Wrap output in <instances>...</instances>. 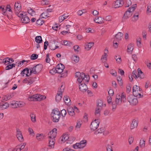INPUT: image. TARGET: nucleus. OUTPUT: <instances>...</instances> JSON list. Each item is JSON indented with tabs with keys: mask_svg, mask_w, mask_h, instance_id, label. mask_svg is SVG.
I'll use <instances>...</instances> for the list:
<instances>
[{
	"mask_svg": "<svg viewBox=\"0 0 151 151\" xmlns=\"http://www.w3.org/2000/svg\"><path fill=\"white\" fill-rule=\"evenodd\" d=\"M141 38L140 37H137V43L138 47H140L141 44Z\"/></svg>",
	"mask_w": 151,
	"mask_h": 151,
	"instance_id": "47",
	"label": "nucleus"
},
{
	"mask_svg": "<svg viewBox=\"0 0 151 151\" xmlns=\"http://www.w3.org/2000/svg\"><path fill=\"white\" fill-rule=\"evenodd\" d=\"M69 139V137L68 136H65V135L63 136V139H61V141L64 142L65 141Z\"/></svg>",
	"mask_w": 151,
	"mask_h": 151,
	"instance_id": "60",
	"label": "nucleus"
},
{
	"mask_svg": "<svg viewBox=\"0 0 151 151\" xmlns=\"http://www.w3.org/2000/svg\"><path fill=\"white\" fill-rule=\"evenodd\" d=\"M6 11L11 12V13L9 14V15L7 14L6 16L9 19H11L12 18V12L10 5L9 4L7 5L6 7ZM5 15H6V14H5Z\"/></svg>",
	"mask_w": 151,
	"mask_h": 151,
	"instance_id": "16",
	"label": "nucleus"
},
{
	"mask_svg": "<svg viewBox=\"0 0 151 151\" xmlns=\"http://www.w3.org/2000/svg\"><path fill=\"white\" fill-rule=\"evenodd\" d=\"M49 3V2L48 0H42L41 1V4L43 5H47Z\"/></svg>",
	"mask_w": 151,
	"mask_h": 151,
	"instance_id": "51",
	"label": "nucleus"
},
{
	"mask_svg": "<svg viewBox=\"0 0 151 151\" xmlns=\"http://www.w3.org/2000/svg\"><path fill=\"white\" fill-rule=\"evenodd\" d=\"M57 70L56 68H53L50 71V73L52 75H54L55 73H57Z\"/></svg>",
	"mask_w": 151,
	"mask_h": 151,
	"instance_id": "45",
	"label": "nucleus"
},
{
	"mask_svg": "<svg viewBox=\"0 0 151 151\" xmlns=\"http://www.w3.org/2000/svg\"><path fill=\"white\" fill-rule=\"evenodd\" d=\"M133 46V44H129L127 46V52H131L132 53L134 49Z\"/></svg>",
	"mask_w": 151,
	"mask_h": 151,
	"instance_id": "28",
	"label": "nucleus"
},
{
	"mask_svg": "<svg viewBox=\"0 0 151 151\" xmlns=\"http://www.w3.org/2000/svg\"><path fill=\"white\" fill-rule=\"evenodd\" d=\"M147 12L150 13L151 12V4H149L147 6Z\"/></svg>",
	"mask_w": 151,
	"mask_h": 151,
	"instance_id": "64",
	"label": "nucleus"
},
{
	"mask_svg": "<svg viewBox=\"0 0 151 151\" xmlns=\"http://www.w3.org/2000/svg\"><path fill=\"white\" fill-rule=\"evenodd\" d=\"M63 100L64 101L65 103L66 104H68L70 101V98L69 97L67 96H64L63 97Z\"/></svg>",
	"mask_w": 151,
	"mask_h": 151,
	"instance_id": "34",
	"label": "nucleus"
},
{
	"mask_svg": "<svg viewBox=\"0 0 151 151\" xmlns=\"http://www.w3.org/2000/svg\"><path fill=\"white\" fill-rule=\"evenodd\" d=\"M132 4V2L130 0H126L125 2V7H128Z\"/></svg>",
	"mask_w": 151,
	"mask_h": 151,
	"instance_id": "43",
	"label": "nucleus"
},
{
	"mask_svg": "<svg viewBox=\"0 0 151 151\" xmlns=\"http://www.w3.org/2000/svg\"><path fill=\"white\" fill-rule=\"evenodd\" d=\"M37 139L39 141H42L44 138V136L42 134H36Z\"/></svg>",
	"mask_w": 151,
	"mask_h": 151,
	"instance_id": "25",
	"label": "nucleus"
},
{
	"mask_svg": "<svg viewBox=\"0 0 151 151\" xmlns=\"http://www.w3.org/2000/svg\"><path fill=\"white\" fill-rule=\"evenodd\" d=\"M87 141L85 140H83L79 143H76L73 145V147L75 149L83 148L85 147L87 144Z\"/></svg>",
	"mask_w": 151,
	"mask_h": 151,
	"instance_id": "5",
	"label": "nucleus"
},
{
	"mask_svg": "<svg viewBox=\"0 0 151 151\" xmlns=\"http://www.w3.org/2000/svg\"><path fill=\"white\" fill-rule=\"evenodd\" d=\"M110 72L114 76H116V72L114 70H110Z\"/></svg>",
	"mask_w": 151,
	"mask_h": 151,
	"instance_id": "59",
	"label": "nucleus"
},
{
	"mask_svg": "<svg viewBox=\"0 0 151 151\" xmlns=\"http://www.w3.org/2000/svg\"><path fill=\"white\" fill-rule=\"evenodd\" d=\"M28 13L31 16H33L35 14V12L31 8H29L27 11Z\"/></svg>",
	"mask_w": 151,
	"mask_h": 151,
	"instance_id": "41",
	"label": "nucleus"
},
{
	"mask_svg": "<svg viewBox=\"0 0 151 151\" xmlns=\"http://www.w3.org/2000/svg\"><path fill=\"white\" fill-rule=\"evenodd\" d=\"M30 69H29L27 68H26L24 69L21 72V74L24 76V74H25L26 77H29L30 76L32 73H30H30H29V70Z\"/></svg>",
	"mask_w": 151,
	"mask_h": 151,
	"instance_id": "15",
	"label": "nucleus"
},
{
	"mask_svg": "<svg viewBox=\"0 0 151 151\" xmlns=\"http://www.w3.org/2000/svg\"><path fill=\"white\" fill-rule=\"evenodd\" d=\"M104 131V129L103 128H100L97 130L95 132V134H97L99 133H101L103 132Z\"/></svg>",
	"mask_w": 151,
	"mask_h": 151,
	"instance_id": "49",
	"label": "nucleus"
},
{
	"mask_svg": "<svg viewBox=\"0 0 151 151\" xmlns=\"http://www.w3.org/2000/svg\"><path fill=\"white\" fill-rule=\"evenodd\" d=\"M67 110L68 114L70 116H73L75 114L74 109L71 107H69L67 108Z\"/></svg>",
	"mask_w": 151,
	"mask_h": 151,
	"instance_id": "17",
	"label": "nucleus"
},
{
	"mask_svg": "<svg viewBox=\"0 0 151 151\" xmlns=\"http://www.w3.org/2000/svg\"><path fill=\"white\" fill-rule=\"evenodd\" d=\"M49 147H50V148H53L54 147V141L55 140L54 139H52V138H49Z\"/></svg>",
	"mask_w": 151,
	"mask_h": 151,
	"instance_id": "24",
	"label": "nucleus"
},
{
	"mask_svg": "<svg viewBox=\"0 0 151 151\" xmlns=\"http://www.w3.org/2000/svg\"><path fill=\"white\" fill-rule=\"evenodd\" d=\"M72 60L75 63H77L79 60V58L77 56H75L72 57Z\"/></svg>",
	"mask_w": 151,
	"mask_h": 151,
	"instance_id": "42",
	"label": "nucleus"
},
{
	"mask_svg": "<svg viewBox=\"0 0 151 151\" xmlns=\"http://www.w3.org/2000/svg\"><path fill=\"white\" fill-rule=\"evenodd\" d=\"M116 42L117 41L115 40H114L113 42V46L115 48H117L118 45V43Z\"/></svg>",
	"mask_w": 151,
	"mask_h": 151,
	"instance_id": "62",
	"label": "nucleus"
},
{
	"mask_svg": "<svg viewBox=\"0 0 151 151\" xmlns=\"http://www.w3.org/2000/svg\"><path fill=\"white\" fill-rule=\"evenodd\" d=\"M44 22L43 20H41V19H39L37 20L36 24H37V25L41 26Z\"/></svg>",
	"mask_w": 151,
	"mask_h": 151,
	"instance_id": "38",
	"label": "nucleus"
},
{
	"mask_svg": "<svg viewBox=\"0 0 151 151\" xmlns=\"http://www.w3.org/2000/svg\"><path fill=\"white\" fill-rule=\"evenodd\" d=\"M145 144V141L144 140H140V145L141 147H144Z\"/></svg>",
	"mask_w": 151,
	"mask_h": 151,
	"instance_id": "52",
	"label": "nucleus"
},
{
	"mask_svg": "<svg viewBox=\"0 0 151 151\" xmlns=\"http://www.w3.org/2000/svg\"><path fill=\"white\" fill-rule=\"evenodd\" d=\"M124 4L123 1L117 0L114 2L113 4V6L114 8H117L122 6Z\"/></svg>",
	"mask_w": 151,
	"mask_h": 151,
	"instance_id": "11",
	"label": "nucleus"
},
{
	"mask_svg": "<svg viewBox=\"0 0 151 151\" xmlns=\"http://www.w3.org/2000/svg\"><path fill=\"white\" fill-rule=\"evenodd\" d=\"M137 4H134L133 5V6H132L129 7L124 13L123 18L125 19H127L128 18V17L127 15V13L128 12H129V13H131L132 12H133L135 10Z\"/></svg>",
	"mask_w": 151,
	"mask_h": 151,
	"instance_id": "8",
	"label": "nucleus"
},
{
	"mask_svg": "<svg viewBox=\"0 0 151 151\" xmlns=\"http://www.w3.org/2000/svg\"><path fill=\"white\" fill-rule=\"evenodd\" d=\"M16 64L14 63H12L9 64L7 65L5 68L6 70H9L12 69L13 67H15Z\"/></svg>",
	"mask_w": 151,
	"mask_h": 151,
	"instance_id": "35",
	"label": "nucleus"
},
{
	"mask_svg": "<svg viewBox=\"0 0 151 151\" xmlns=\"http://www.w3.org/2000/svg\"><path fill=\"white\" fill-rule=\"evenodd\" d=\"M16 136L18 140L20 142H22L24 140L21 132L19 129H17Z\"/></svg>",
	"mask_w": 151,
	"mask_h": 151,
	"instance_id": "13",
	"label": "nucleus"
},
{
	"mask_svg": "<svg viewBox=\"0 0 151 151\" xmlns=\"http://www.w3.org/2000/svg\"><path fill=\"white\" fill-rule=\"evenodd\" d=\"M149 61L148 60H147L145 61V64L148 68L150 69L151 68V63L150 62H149Z\"/></svg>",
	"mask_w": 151,
	"mask_h": 151,
	"instance_id": "61",
	"label": "nucleus"
},
{
	"mask_svg": "<svg viewBox=\"0 0 151 151\" xmlns=\"http://www.w3.org/2000/svg\"><path fill=\"white\" fill-rule=\"evenodd\" d=\"M28 80V84L30 85L32 84L35 81L34 78L32 77H30L29 78H27Z\"/></svg>",
	"mask_w": 151,
	"mask_h": 151,
	"instance_id": "36",
	"label": "nucleus"
},
{
	"mask_svg": "<svg viewBox=\"0 0 151 151\" xmlns=\"http://www.w3.org/2000/svg\"><path fill=\"white\" fill-rule=\"evenodd\" d=\"M132 76H133V77H134V78L135 79L137 78V76L138 75L137 71L134 70L132 72Z\"/></svg>",
	"mask_w": 151,
	"mask_h": 151,
	"instance_id": "56",
	"label": "nucleus"
},
{
	"mask_svg": "<svg viewBox=\"0 0 151 151\" xmlns=\"http://www.w3.org/2000/svg\"><path fill=\"white\" fill-rule=\"evenodd\" d=\"M12 98V96L10 94H7L5 96L3 97V99L5 101H7L9 100Z\"/></svg>",
	"mask_w": 151,
	"mask_h": 151,
	"instance_id": "39",
	"label": "nucleus"
},
{
	"mask_svg": "<svg viewBox=\"0 0 151 151\" xmlns=\"http://www.w3.org/2000/svg\"><path fill=\"white\" fill-rule=\"evenodd\" d=\"M48 14L46 12H44L41 14L40 17L42 18H46L48 17Z\"/></svg>",
	"mask_w": 151,
	"mask_h": 151,
	"instance_id": "37",
	"label": "nucleus"
},
{
	"mask_svg": "<svg viewBox=\"0 0 151 151\" xmlns=\"http://www.w3.org/2000/svg\"><path fill=\"white\" fill-rule=\"evenodd\" d=\"M75 76L78 78L77 81L79 83H81L83 80L88 83L90 79L89 75H86L83 73L77 72L75 73Z\"/></svg>",
	"mask_w": 151,
	"mask_h": 151,
	"instance_id": "1",
	"label": "nucleus"
},
{
	"mask_svg": "<svg viewBox=\"0 0 151 151\" xmlns=\"http://www.w3.org/2000/svg\"><path fill=\"white\" fill-rule=\"evenodd\" d=\"M127 101L132 105H135L138 102L137 98H134L132 96H129L127 97Z\"/></svg>",
	"mask_w": 151,
	"mask_h": 151,
	"instance_id": "7",
	"label": "nucleus"
},
{
	"mask_svg": "<svg viewBox=\"0 0 151 151\" xmlns=\"http://www.w3.org/2000/svg\"><path fill=\"white\" fill-rule=\"evenodd\" d=\"M52 117V120L54 122H58L60 116V113L58 110L53 109L51 114Z\"/></svg>",
	"mask_w": 151,
	"mask_h": 151,
	"instance_id": "3",
	"label": "nucleus"
},
{
	"mask_svg": "<svg viewBox=\"0 0 151 151\" xmlns=\"http://www.w3.org/2000/svg\"><path fill=\"white\" fill-rule=\"evenodd\" d=\"M35 42L38 43H40L42 41V37L40 36H36L35 38Z\"/></svg>",
	"mask_w": 151,
	"mask_h": 151,
	"instance_id": "31",
	"label": "nucleus"
},
{
	"mask_svg": "<svg viewBox=\"0 0 151 151\" xmlns=\"http://www.w3.org/2000/svg\"><path fill=\"white\" fill-rule=\"evenodd\" d=\"M66 113V110L64 109H63L61 111L60 114H61L62 116L63 117L65 116Z\"/></svg>",
	"mask_w": 151,
	"mask_h": 151,
	"instance_id": "55",
	"label": "nucleus"
},
{
	"mask_svg": "<svg viewBox=\"0 0 151 151\" xmlns=\"http://www.w3.org/2000/svg\"><path fill=\"white\" fill-rule=\"evenodd\" d=\"M65 86L63 85H62L60 87V88L59 90L58 91V93H60V94L63 93L65 88Z\"/></svg>",
	"mask_w": 151,
	"mask_h": 151,
	"instance_id": "44",
	"label": "nucleus"
},
{
	"mask_svg": "<svg viewBox=\"0 0 151 151\" xmlns=\"http://www.w3.org/2000/svg\"><path fill=\"white\" fill-rule=\"evenodd\" d=\"M57 134V129L54 128L48 133V138L54 139L56 136Z\"/></svg>",
	"mask_w": 151,
	"mask_h": 151,
	"instance_id": "9",
	"label": "nucleus"
},
{
	"mask_svg": "<svg viewBox=\"0 0 151 151\" xmlns=\"http://www.w3.org/2000/svg\"><path fill=\"white\" fill-rule=\"evenodd\" d=\"M139 12H135L132 17V20L134 21H136L139 18Z\"/></svg>",
	"mask_w": 151,
	"mask_h": 151,
	"instance_id": "29",
	"label": "nucleus"
},
{
	"mask_svg": "<svg viewBox=\"0 0 151 151\" xmlns=\"http://www.w3.org/2000/svg\"><path fill=\"white\" fill-rule=\"evenodd\" d=\"M150 83V82L149 81H147L145 84V92L146 93L147 92V89L148 88L149 85Z\"/></svg>",
	"mask_w": 151,
	"mask_h": 151,
	"instance_id": "58",
	"label": "nucleus"
},
{
	"mask_svg": "<svg viewBox=\"0 0 151 151\" xmlns=\"http://www.w3.org/2000/svg\"><path fill=\"white\" fill-rule=\"evenodd\" d=\"M62 94H60V93L58 92L55 97V100L57 102H59L61 99Z\"/></svg>",
	"mask_w": 151,
	"mask_h": 151,
	"instance_id": "27",
	"label": "nucleus"
},
{
	"mask_svg": "<svg viewBox=\"0 0 151 151\" xmlns=\"http://www.w3.org/2000/svg\"><path fill=\"white\" fill-rule=\"evenodd\" d=\"M117 80L120 86L122 85V78L121 76H119L117 78Z\"/></svg>",
	"mask_w": 151,
	"mask_h": 151,
	"instance_id": "50",
	"label": "nucleus"
},
{
	"mask_svg": "<svg viewBox=\"0 0 151 151\" xmlns=\"http://www.w3.org/2000/svg\"><path fill=\"white\" fill-rule=\"evenodd\" d=\"M79 87L80 90L83 92H86L88 89L87 85L84 82L82 81L81 83H79Z\"/></svg>",
	"mask_w": 151,
	"mask_h": 151,
	"instance_id": "10",
	"label": "nucleus"
},
{
	"mask_svg": "<svg viewBox=\"0 0 151 151\" xmlns=\"http://www.w3.org/2000/svg\"><path fill=\"white\" fill-rule=\"evenodd\" d=\"M94 43L90 42L88 43L87 45H86L85 46V48L87 50H89L91 48L93 45Z\"/></svg>",
	"mask_w": 151,
	"mask_h": 151,
	"instance_id": "33",
	"label": "nucleus"
},
{
	"mask_svg": "<svg viewBox=\"0 0 151 151\" xmlns=\"http://www.w3.org/2000/svg\"><path fill=\"white\" fill-rule=\"evenodd\" d=\"M138 122L136 120L134 119L132 121L130 129H132L135 127H137V126Z\"/></svg>",
	"mask_w": 151,
	"mask_h": 151,
	"instance_id": "19",
	"label": "nucleus"
},
{
	"mask_svg": "<svg viewBox=\"0 0 151 151\" xmlns=\"http://www.w3.org/2000/svg\"><path fill=\"white\" fill-rule=\"evenodd\" d=\"M28 131L29 133V134L31 135L32 136H34L35 135V133L33 129L30 128H28Z\"/></svg>",
	"mask_w": 151,
	"mask_h": 151,
	"instance_id": "53",
	"label": "nucleus"
},
{
	"mask_svg": "<svg viewBox=\"0 0 151 151\" xmlns=\"http://www.w3.org/2000/svg\"><path fill=\"white\" fill-rule=\"evenodd\" d=\"M116 98L115 100V103L118 105H120L122 103V100L120 99V95L116 96Z\"/></svg>",
	"mask_w": 151,
	"mask_h": 151,
	"instance_id": "30",
	"label": "nucleus"
},
{
	"mask_svg": "<svg viewBox=\"0 0 151 151\" xmlns=\"http://www.w3.org/2000/svg\"><path fill=\"white\" fill-rule=\"evenodd\" d=\"M138 75L137 78H139L140 79H143L145 77V75L141 69L139 68L137 69Z\"/></svg>",
	"mask_w": 151,
	"mask_h": 151,
	"instance_id": "20",
	"label": "nucleus"
},
{
	"mask_svg": "<svg viewBox=\"0 0 151 151\" xmlns=\"http://www.w3.org/2000/svg\"><path fill=\"white\" fill-rule=\"evenodd\" d=\"M102 109L96 107L95 109V115L96 117H99L100 115V111Z\"/></svg>",
	"mask_w": 151,
	"mask_h": 151,
	"instance_id": "23",
	"label": "nucleus"
},
{
	"mask_svg": "<svg viewBox=\"0 0 151 151\" xmlns=\"http://www.w3.org/2000/svg\"><path fill=\"white\" fill-rule=\"evenodd\" d=\"M38 57V55L35 54L32 55L30 57V59L32 60H35L37 59Z\"/></svg>",
	"mask_w": 151,
	"mask_h": 151,
	"instance_id": "46",
	"label": "nucleus"
},
{
	"mask_svg": "<svg viewBox=\"0 0 151 151\" xmlns=\"http://www.w3.org/2000/svg\"><path fill=\"white\" fill-rule=\"evenodd\" d=\"M112 18L111 16L109 15L106 17L105 20L106 21H111L112 20Z\"/></svg>",
	"mask_w": 151,
	"mask_h": 151,
	"instance_id": "63",
	"label": "nucleus"
},
{
	"mask_svg": "<svg viewBox=\"0 0 151 151\" xmlns=\"http://www.w3.org/2000/svg\"><path fill=\"white\" fill-rule=\"evenodd\" d=\"M9 107V104L7 102L5 103L4 104H0V109H5Z\"/></svg>",
	"mask_w": 151,
	"mask_h": 151,
	"instance_id": "26",
	"label": "nucleus"
},
{
	"mask_svg": "<svg viewBox=\"0 0 151 151\" xmlns=\"http://www.w3.org/2000/svg\"><path fill=\"white\" fill-rule=\"evenodd\" d=\"M16 15L20 18H21V21L22 23L27 24L30 22V19L26 15V13L24 12H16Z\"/></svg>",
	"mask_w": 151,
	"mask_h": 151,
	"instance_id": "2",
	"label": "nucleus"
},
{
	"mask_svg": "<svg viewBox=\"0 0 151 151\" xmlns=\"http://www.w3.org/2000/svg\"><path fill=\"white\" fill-rule=\"evenodd\" d=\"M43 68L41 64H39L30 68V73L37 74L40 72Z\"/></svg>",
	"mask_w": 151,
	"mask_h": 151,
	"instance_id": "4",
	"label": "nucleus"
},
{
	"mask_svg": "<svg viewBox=\"0 0 151 151\" xmlns=\"http://www.w3.org/2000/svg\"><path fill=\"white\" fill-rule=\"evenodd\" d=\"M35 99V101H40L42 100L43 99V96L39 94H35L33 95Z\"/></svg>",
	"mask_w": 151,
	"mask_h": 151,
	"instance_id": "22",
	"label": "nucleus"
},
{
	"mask_svg": "<svg viewBox=\"0 0 151 151\" xmlns=\"http://www.w3.org/2000/svg\"><path fill=\"white\" fill-rule=\"evenodd\" d=\"M65 68L64 66L61 63L58 64L56 67L57 73L60 74L62 73Z\"/></svg>",
	"mask_w": 151,
	"mask_h": 151,
	"instance_id": "12",
	"label": "nucleus"
},
{
	"mask_svg": "<svg viewBox=\"0 0 151 151\" xmlns=\"http://www.w3.org/2000/svg\"><path fill=\"white\" fill-rule=\"evenodd\" d=\"M103 105V102L102 100L99 99L97 101V107L102 109Z\"/></svg>",
	"mask_w": 151,
	"mask_h": 151,
	"instance_id": "32",
	"label": "nucleus"
},
{
	"mask_svg": "<svg viewBox=\"0 0 151 151\" xmlns=\"http://www.w3.org/2000/svg\"><path fill=\"white\" fill-rule=\"evenodd\" d=\"M26 60H23L22 61L17 62L16 63V65H17V66L19 67L20 66V65H23V63L24 62H26Z\"/></svg>",
	"mask_w": 151,
	"mask_h": 151,
	"instance_id": "40",
	"label": "nucleus"
},
{
	"mask_svg": "<svg viewBox=\"0 0 151 151\" xmlns=\"http://www.w3.org/2000/svg\"><path fill=\"white\" fill-rule=\"evenodd\" d=\"M82 124L81 121H80L79 120H78L77 122V124L76 125V128H79L81 125Z\"/></svg>",
	"mask_w": 151,
	"mask_h": 151,
	"instance_id": "48",
	"label": "nucleus"
},
{
	"mask_svg": "<svg viewBox=\"0 0 151 151\" xmlns=\"http://www.w3.org/2000/svg\"><path fill=\"white\" fill-rule=\"evenodd\" d=\"M123 34L121 32H119L117 34L115 35V37L116 41H119L121 40L123 38Z\"/></svg>",
	"mask_w": 151,
	"mask_h": 151,
	"instance_id": "18",
	"label": "nucleus"
},
{
	"mask_svg": "<svg viewBox=\"0 0 151 151\" xmlns=\"http://www.w3.org/2000/svg\"><path fill=\"white\" fill-rule=\"evenodd\" d=\"M104 19L101 17H97V18H95L94 20L95 22L97 23L101 24L104 22Z\"/></svg>",
	"mask_w": 151,
	"mask_h": 151,
	"instance_id": "21",
	"label": "nucleus"
},
{
	"mask_svg": "<svg viewBox=\"0 0 151 151\" xmlns=\"http://www.w3.org/2000/svg\"><path fill=\"white\" fill-rule=\"evenodd\" d=\"M21 5L20 3V2H17V3H15L14 4V11L15 13L16 12L19 13L18 12H21Z\"/></svg>",
	"mask_w": 151,
	"mask_h": 151,
	"instance_id": "14",
	"label": "nucleus"
},
{
	"mask_svg": "<svg viewBox=\"0 0 151 151\" xmlns=\"http://www.w3.org/2000/svg\"><path fill=\"white\" fill-rule=\"evenodd\" d=\"M139 91L140 88L139 86H138L137 85L134 86L133 87V91Z\"/></svg>",
	"mask_w": 151,
	"mask_h": 151,
	"instance_id": "57",
	"label": "nucleus"
},
{
	"mask_svg": "<svg viewBox=\"0 0 151 151\" xmlns=\"http://www.w3.org/2000/svg\"><path fill=\"white\" fill-rule=\"evenodd\" d=\"M107 151H113L112 147L109 145H107L106 146Z\"/></svg>",
	"mask_w": 151,
	"mask_h": 151,
	"instance_id": "54",
	"label": "nucleus"
},
{
	"mask_svg": "<svg viewBox=\"0 0 151 151\" xmlns=\"http://www.w3.org/2000/svg\"><path fill=\"white\" fill-rule=\"evenodd\" d=\"M100 122V120L98 119H95L94 121H92L90 126L91 129L93 131L96 130L99 126Z\"/></svg>",
	"mask_w": 151,
	"mask_h": 151,
	"instance_id": "6",
	"label": "nucleus"
}]
</instances>
